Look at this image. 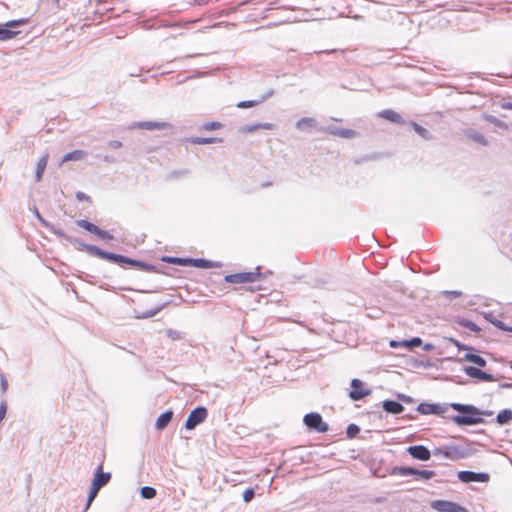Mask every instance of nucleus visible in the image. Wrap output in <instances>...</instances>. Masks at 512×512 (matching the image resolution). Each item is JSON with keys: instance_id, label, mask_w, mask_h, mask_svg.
<instances>
[{"instance_id": "obj_58", "label": "nucleus", "mask_w": 512, "mask_h": 512, "mask_svg": "<svg viewBox=\"0 0 512 512\" xmlns=\"http://www.w3.org/2000/svg\"><path fill=\"white\" fill-rule=\"evenodd\" d=\"M122 145H123L122 142L119 141V140H110V141L107 142L108 148H111V149L121 148Z\"/></svg>"}, {"instance_id": "obj_2", "label": "nucleus", "mask_w": 512, "mask_h": 512, "mask_svg": "<svg viewBox=\"0 0 512 512\" xmlns=\"http://www.w3.org/2000/svg\"><path fill=\"white\" fill-rule=\"evenodd\" d=\"M448 405L456 414L447 415L446 419L457 426H473L480 423V407L459 402H451Z\"/></svg>"}, {"instance_id": "obj_3", "label": "nucleus", "mask_w": 512, "mask_h": 512, "mask_svg": "<svg viewBox=\"0 0 512 512\" xmlns=\"http://www.w3.org/2000/svg\"><path fill=\"white\" fill-rule=\"evenodd\" d=\"M260 266H256L253 271H239L224 276L223 280L230 284H253L254 282L264 280L271 271L261 272Z\"/></svg>"}, {"instance_id": "obj_6", "label": "nucleus", "mask_w": 512, "mask_h": 512, "mask_svg": "<svg viewBox=\"0 0 512 512\" xmlns=\"http://www.w3.org/2000/svg\"><path fill=\"white\" fill-rule=\"evenodd\" d=\"M303 424L308 432L326 433L329 431V424L323 420L318 412L306 413L303 417Z\"/></svg>"}, {"instance_id": "obj_33", "label": "nucleus", "mask_w": 512, "mask_h": 512, "mask_svg": "<svg viewBox=\"0 0 512 512\" xmlns=\"http://www.w3.org/2000/svg\"><path fill=\"white\" fill-rule=\"evenodd\" d=\"M459 20L462 22L467 29L476 30L478 28V16L477 15H469L463 14L459 17Z\"/></svg>"}, {"instance_id": "obj_22", "label": "nucleus", "mask_w": 512, "mask_h": 512, "mask_svg": "<svg viewBox=\"0 0 512 512\" xmlns=\"http://www.w3.org/2000/svg\"><path fill=\"white\" fill-rule=\"evenodd\" d=\"M482 318H484L489 323L493 324L498 329L505 331V332H512V327L506 325L503 321L498 319L497 316H495L492 312H483L482 311Z\"/></svg>"}, {"instance_id": "obj_41", "label": "nucleus", "mask_w": 512, "mask_h": 512, "mask_svg": "<svg viewBox=\"0 0 512 512\" xmlns=\"http://www.w3.org/2000/svg\"><path fill=\"white\" fill-rule=\"evenodd\" d=\"M259 104H261L259 99L242 100L236 104V107L240 108V109H247V108L255 107Z\"/></svg>"}, {"instance_id": "obj_4", "label": "nucleus", "mask_w": 512, "mask_h": 512, "mask_svg": "<svg viewBox=\"0 0 512 512\" xmlns=\"http://www.w3.org/2000/svg\"><path fill=\"white\" fill-rule=\"evenodd\" d=\"M389 475L413 476L417 480L428 481L436 476V471L417 469L406 465H396L390 468Z\"/></svg>"}, {"instance_id": "obj_21", "label": "nucleus", "mask_w": 512, "mask_h": 512, "mask_svg": "<svg viewBox=\"0 0 512 512\" xmlns=\"http://www.w3.org/2000/svg\"><path fill=\"white\" fill-rule=\"evenodd\" d=\"M456 502L446 499H436L430 502V507L437 512H452Z\"/></svg>"}, {"instance_id": "obj_28", "label": "nucleus", "mask_w": 512, "mask_h": 512, "mask_svg": "<svg viewBox=\"0 0 512 512\" xmlns=\"http://www.w3.org/2000/svg\"><path fill=\"white\" fill-rule=\"evenodd\" d=\"M407 125L417 134L419 135L422 139L424 140H432L433 139V135L432 133L427 129L425 128L424 126H422L421 124L417 123L416 121L414 120H410L407 122Z\"/></svg>"}, {"instance_id": "obj_48", "label": "nucleus", "mask_w": 512, "mask_h": 512, "mask_svg": "<svg viewBox=\"0 0 512 512\" xmlns=\"http://www.w3.org/2000/svg\"><path fill=\"white\" fill-rule=\"evenodd\" d=\"M483 118H484L485 120L489 121L490 123H494V124H495L496 126H498V127H501V128H502V127L507 128V125H506L503 121H501V120L497 119L496 117H494V116H492V115H483Z\"/></svg>"}, {"instance_id": "obj_43", "label": "nucleus", "mask_w": 512, "mask_h": 512, "mask_svg": "<svg viewBox=\"0 0 512 512\" xmlns=\"http://www.w3.org/2000/svg\"><path fill=\"white\" fill-rule=\"evenodd\" d=\"M223 124L219 121H209L202 125V129L206 131H214L222 128Z\"/></svg>"}, {"instance_id": "obj_59", "label": "nucleus", "mask_w": 512, "mask_h": 512, "mask_svg": "<svg viewBox=\"0 0 512 512\" xmlns=\"http://www.w3.org/2000/svg\"><path fill=\"white\" fill-rule=\"evenodd\" d=\"M376 159V155H365L355 160L356 164H361L365 161H370Z\"/></svg>"}, {"instance_id": "obj_32", "label": "nucleus", "mask_w": 512, "mask_h": 512, "mask_svg": "<svg viewBox=\"0 0 512 512\" xmlns=\"http://www.w3.org/2000/svg\"><path fill=\"white\" fill-rule=\"evenodd\" d=\"M461 361L470 362L474 365L480 366V349L471 347L470 350H466Z\"/></svg>"}, {"instance_id": "obj_40", "label": "nucleus", "mask_w": 512, "mask_h": 512, "mask_svg": "<svg viewBox=\"0 0 512 512\" xmlns=\"http://www.w3.org/2000/svg\"><path fill=\"white\" fill-rule=\"evenodd\" d=\"M29 21H30L29 17H22V18H18V19H11V20H8L7 22L9 23L12 30H17L18 27L28 24Z\"/></svg>"}, {"instance_id": "obj_14", "label": "nucleus", "mask_w": 512, "mask_h": 512, "mask_svg": "<svg viewBox=\"0 0 512 512\" xmlns=\"http://www.w3.org/2000/svg\"><path fill=\"white\" fill-rule=\"evenodd\" d=\"M76 225L82 229H84L85 231L93 234L94 236H96L99 240H103L104 239V236H105V233H106V230L105 229H102L101 227H99L98 225H96L95 223L91 222L90 220H88L87 218H83V219H78L76 220Z\"/></svg>"}, {"instance_id": "obj_16", "label": "nucleus", "mask_w": 512, "mask_h": 512, "mask_svg": "<svg viewBox=\"0 0 512 512\" xmlns=\"http://www.w3.org/2000/svg\"><path fill=\"white\" fill-rule=\"evenodd\" d=\"M379 405L387 414L391 415L402 414L405 410L404 405L397 398L385 399Z\"/></svg>"}, {"instance_id": "obj_36", "label": "nucleus", "mask_w": 512, "mask_h": 512, "mask_svg": "<svg viewBox=\"0 0 512 512\" xmlns=\"http://www.w3.org/2000/svg\"><path fill=\"white\" fill-rule=\"evenodd\" d=\"M511 420H512V410H510V409H503L496 416V421L500 425L507 424Z\"/></svg>"}, {"instance_id": "obj_49", "label": "nucleus", "mask_w": 512, "mask_h": 512, "mask_svg": "<svg viewBox=\"0 0 512 512\" xmlns=\"http://www.w3.org/2000/svg\"><path fill=\"white\" fill-rule=\"evenodd\" d=\"M33 214L35 215V217L37 218V220L40 222V224L45 228L46 225H48L49 221L46 220L42 214L40 213V211L38 210V208L36 206H33Z\"/></svg>"}, {"instance_id": "obj_60", "label": "nucleus", "mask_w": 512, "mask_h": 512, "mask_svg": "<svg viewBox=\"0 0 512 512\" xmlns=\"http://www.w3.org/2000/svg\"><path fill=\"white\" fill-rule=\"evenodd\" d=\"M310 285H312L313 287H322L323 285L326 284V281L325 280H322L320 278H316L313 280V282H308Z\"/></svg>"}, {"instance_id": "obj_52", "label": "nucleus", "mask_w": 512, "mask_h": 512, "mask_svg": "<svg viewBox=\"0 0 512 512\" xmlns=\"http://www.w3.org/2000/svg\"><path fill=\"white\" fill-rule=\"evenodd\" d=\"M75 198L79 202H88V203L92 202L91 197L82 191H77L75 194Z\"/></svg>"}, {"instance_id": "obj_64", "label": "nucleus", "mask_w": 512, "mask_h": 512, "mask_svg": "<svg viewBox=\"0 0 512 512\" xmlns=\"http://www.w3.org/2000/svg\"><path fill=\"white\" fill-rule=\"evenodd\" d=\"M494 379L493 375L488 373V372H485V371H482V382L484 381H492Z\"/></svg>"}, {"instance_id": "obj_9", "label": "nucleus", "mask_w": 512, "mask_h": 512, "mask_svg": "<svg viewBox=\"0 0 512 512\" xmlns=\"http://www.w3.org/2000/svg\"><path fill=\"white\" fill-rule=\"evenodd\" d=\"M372 394V389H370L367 384L359 378H353L350 381V390L348 392V397L353 402H358L364 400L367 396Z\"/></svg>"}, {"instance_id": "obj_57", "label": "nucleus", "mask_w": 512, "mask_h": 512, "mask_svg": "<svg viewBox=\"0 0 512 512\" xmlns=\"http://www.w3.org/2000/svg\"><path fill=\"white\" fill-rule=\"evenodd\" d=\"M0 389L4 393L8 389V382L3 373L0 374Z\"/></svg>"}, {"instance_id": "obj_26", "label": "nucleus", "mask_w": 512, "mask_h": 512, "mask_svg": "<svg viewBox=\"0 0 512 512\" xmlns=\"http://www.w3.org/2000/svg\"><path fill=\"white\" fill-rule=\"evenodd\" d=\"M173 415L174 413L172 409H167L164 412L160 413L156 418L155 428L159 431H162L171 422Z\"/></svg>"}, {"instance_id": "obj_53", "label": "nucleus", "mask_w": 512, "mask_h": 512, "mask_svg": "<svg viewBox=\"0 0 512 512\" xmlns=\"http://www.w3.org/2000/svg\"><path fill=\"white\" fill-rule=\"evenodd\" d=\"M275 91L273 88H269L267 89L258 99L260 101V103H263L265 102L267 99H269L270 97H272L274 95Z\"/></svg>"}, {"instance_id": "obj_17", "label": "nucleus", "mask_w": 512, "mask_h": 512, "mask_svg": "<svg viewBox=\"0 0 512 512\" xmlns=\"http://www.w3.org/2000/svg\"><path fill=\"white\" fill-rule=\"evenodd\" d=\"M321 130L327 134L338 136L344 139H352L357 135V132L350 128H337L334 126H326Z\"/></svg>"}, {"instance_id": "obj_10", "label": "nucleus", "mask_w": 512, "mask_h": 512, "mask_svg": "<svg viewBox=\"0 0 512 512\" xmlns=\"http://www.w3.org/2000/svg\"><path fill=\"white\" fill-rule=\"evenodd\" d=\"M405 452L411 456V458L423 462L430 460L432 455L430 449L423 444L410 445L406 447Z\"/></svg>"}, {"instance_id": "obj_29", "label": "nucleus", "mask_w": 512, "mask_h": 512, "mask_svg": "<svg viewBox=\"0 0 512 512\" xmlns=\"http://www.w3.org/2000/svg\"><path fill=\"white\" fill-rule=\"evenodd\" d=\"M172 303V300H167L163 303H160L158 304L157 306H155L154 308H151L149 310H146L144 312H142L141 314H137L135 316L136 319H148V318H152L154 317L155 315H157L160 311H162L164 308H166L168 305H170Z\"/></svg>"}, {"instance_id": "obj_11", "label": "nucleus", "mask_w": 512, "mask_h": 512, "mask_svg": "<svg viewBox=\"0 0 512 512\" xmlns=\"http://www.w3.org/2000/svg\"><path fill=\"white\" fill-rule=\"evenodd\" d=\"M111 472H105L103 470V462L99 463L93 472L91 484L99 489L105 487L111 480Z\"/></svg>"}, {"instance_id": "obj_27", "label": "nucleus", "mask_w": 512, "mask_h": 512, "mask_svg": "<svg viewBox=\"0 0 512 512\" xmlns=\"http://www.w3.org/2000/svg\"><path fill=\"white\" fill-rule=\"evenodd\" d=\"M457 478L462 483H479L480 482V472L470 471V470H461L457 472Z\"/></svg>"}, {"instance_id": "obj_12", "label": "nucleus", "mask_w": 512, "mask_h": 512, "mask_svg": "<svg viewBox=\"0 0 512 512\" xmlns=\"http://www.w3.org/2000/svg\"><path fill=\"white\" fill-rule=\"evenodd\" d=\"M172 125L169 122H160L154 120L148 121H137L130 124L128 127L130 130L132 129H145V130H164L167 128H171Z\"/></svg>"}, {"instance_id": "obj_24", "label": "nucleus", "mask_w": 512, "mask_h": 512, "mask_svg": "<svg viewBox=\"0 0 512 512\" xmlns=\"http://www.w3.org/2000/svg\"><path fill=\"white\" fill-rule=\"evenodd\" d=\"M185 143H191L195 145H206V144H212V143H222L223 139L219 137H199V136H193L189 138H184L181 140Z\"/></svg>"}, {"instance_id": "obj_25", "label": "nucleus", "mask_w": 512, "mask_h": 512, "mask_svg": "<svg viewBox=\"0 0 512 512\" xmlns=\"http://www.w3.org/2000/svg\"><path fill=\"white\" fill-rule=\"evenodd\" d=\"M453 323L457 324L465 329H468L472 332H475V333L480 332V325H478L473 320L466 318L464 316H455Z\"/></svg>"}, {"instance_id": "obj_8", "label": "nucleus", "mask_w": 512, "mask_h": 512, "mask_svg": "<svg viewBox=\"0 0 512 512\" xmlns=\"http://www.w3.org/2000/svg\"><path fill=\"white\" fill-rule=\"evenodd\" d=\"M208 417V409L203 405L194 407L188 414L183 428L187 431L195 429L198 425L202 424Z\"/></svg>"}, {"instance_id": "obj_15", "label": "nucleus", "mask_w": 512, "mask_h": 512, "mask_svg": "<svg viewBox=\"0 0 512 512\" xmlns=\"http://www.w3.org/2000/svg\"><path fill=\"white\" fill-rule=\"evenodd\" d=\"M469 456L468 450L454 444L444 445V458L450 460L463 459Z\"/></svg>"}, {"instance_id": "obj_42", "label": "nucleus", "mask_w": 512, "mask_h": 512, "mask_svg": "<svg viewBox=\"0 0 512 512\" xmlns=\"http://www.w3.org/2000/svg\"><path fill=\"white\" fill-rule=\"evenodd\" d=\"M255 497V489L253 487H247L242 493V499L244 503H250Z\"/></svg>"}, {"instance_id": "obj_54", "label": "nucleus", "mask_w": 512, "mask_h": 512, "mask_svg": "<svg viewBox=\"0 0 512 512\" xmlns=\"http://www.w3.org/2000/svg\"><path fill=\"white\" fill-rule=\"evenodd\" d=\"M7 409H8L7 402L5 400L1 401L0 402V423L6 417Z\"/></svg>"}, {"instance_id": "obj_5", "label": "nucleus", "mask_w": 512, "mask_h": 512, "mask_svg": "<svg viewBox=\"0 0 512 512\" xmlns=\"http://www.w3.org/2000/svg\"><path fill=\"white\" fill-rule=\"evenodd\" d=\"M45 228L48 231H50L51 233H53L54 235H56L58 238H61V239L65 240V241L75 245L78 250H84L90 256L94 255V253L92 252L91 248L97 247V245L89 244V243H86V242L82 241L79 238H75V237L70 236L63 229L55 226L51 222H49L48 225H46Z\"/></svg>"}, {"instance_id": "obj_39", "label": "nucleus", "mask_w": 512, "mask_h": 512, "mask_svg": "<svg viewBox=\"0 0 512 512\" xmlns=\"http://www.w3.org/2000/svg\"><path fill=\"white\" fill-rule=\"evenodd\" d=\"M463 370L467 376L480 380V366L474 364L471 366H464Z\"/></svg>"}, {"instance_id": "obj_34", "label": "nucleus", "mask_w": 512, "mask_h": 512, "mask_svg": "<svg viewBox=\"0 0 512 512\" xmlns=\"http://www.w3.org/2000/svg\"><path fill=\"white\" fill-rule=\"evenodd\" d=\"M48 159H49V155L45 154L39 159V161L37 163L36 171H35V180L37 182L40 181L43 177V174H44L46 166H47Z\"/></svg>"}, {"instance_id": "obj_62", "label": "nucleus", "mask_w": 512, "mask_h": 512, "mask_svg": "<svg viewBox=\"0 0 512 512\" xmlns=\"http://www.w3.org/2000/svg\"><path fill=\"white\" fill-rule=\"evenodd\" d=\"M421 346H422L423 351H425V352H430L435 348L434 344L430 343V342H427L425 344L422 343Z\"/></svg>"}, {"instance_id": "obj_45", "label": "nucleus", "mask_w": 512, "mask_h": 512, "mask_svg": "<svg viewBox=\"0 0 512 512\" xmlns=\"http://www.w3.org/2000/svg\"><path fill=\"white\" fill-rule=\"evenodd\" d=\"M396 398L402 403V405L415 403V399L412 396L404 393H396Z\"/></svg>"}, {"instance_id": "obj_47", "label": "nucleus", "mask_w": 512, "mask_h": 512, "mask_svg": "<svg viewBox=\"0 0 512 512\" xmlns=\"http://www.w3.org/2000/svg\"><path fill=\"white\" fill-rule=\"evenodd\" d=\"M166 336L171 340H180L183 338V333L174 329H167Z\"/></svg>"}, {"instance_id": "obj_44", "label": "nucleus", "mask_w": 512, "mask_h": 512, "mask_svg": "<svg viewBox=\"0 0 512 512\" xmlns=\"http://www.w3.org/2000/svg\"><path fill=\"white\" fill-rule=\"evenodd\" d=\"M448 341L450 343H452L458 350V352L460 351H464V350H470L471 349V346L467 345V344H464L462 342H460L458 339L456 338H453V337H449L448 338Z\"/></svg>"}, {"instance_id": "obj_7", "label": "nucleus", "mask_w": 512, "mask_h": 512, "mask_svg": "<svg viewBox=\"0 0 512 512\" xmlns=\"http://www.w3.org/2000/svg\"><path fill=\"white\" fill-rule=\"evenodd\" d=\"M448 404L449 403L422 401L417 405L415 411H417L420 415H435L446 419L447 415H445V413L449 409Z\"/></svg>"}, {"instance_id": "obj_31", "label": "nucleus", "mask_w": 512, "mask_h": 512, "mask_svg": "<svg viewBox=\"0 0 512 512\" xmlns=\"http://www.w3.org/2000/svg\"><path fill=\"white\" fill-rule=\"evenodd\" d=\"M86 151L82 150V149H74L70 152H67L65 153L61 160H60V163L59 165H62L63 163L65 162H69V161H79L81 160L85 155H86Z\"/></svg>"}, {"instance_id": "obj_13", "label": "nucleus", "mask_w": 512, "mask_h": 512, "mask_svg": "<svg viewBox=\"0 0 512 512\" xmlns=\"http://www.w3.org/2000/svg\"><path fill=\"white\" fill-rule=\"evenodd\" d=\"M423 343V340L419 336H413L408 339L395 340L391 339L389 341V346L393 349L397 348H405L406 350H412L414 348L420 347Z\"/></svg>"}, {"instance_id": "obj_46", "label": "nucleus", "mask_w": 512, "mask_h": 512, "mask_svg": "<svg viewBox=\"0 0 512 512\" xmlns=\"http://www.w3.org/2000/svg\"><path fill=\"white\" fill-rule=\"evenodd\" d=\"M494 104L498 105L502 109L512 110V102L506 101L503 98H500L499 96L496 97Z\"/></svg>"}, {"instance_id": "obj_63", "label": "nucleus", "mask_w": 512, "mask_h": 512, "mask_svg": "<svg viewBox=\"0 0 512 512\" xmlns=\"http://www.w3.org/2000/svg\"><path fill=\"white\" fill-rule=\"evenodd\" d=\"M261 289L262 288H261L260 285H252V284H250L248 287L245 288V291L253 293V292L259 291Z\"/></svg>"}, {"instance_id": "obj_35", "label": "nucleus", "mask_w": 512, "mask_h": 512, "mask_svg": "<svg viewBox=\"0 0 512 512\" xmlns=\"http://www.w3.org/2000/svg\"><path fill=\"white\" fill-rule=\"evenodd\" d=\"M317 124L316 120L312 117H302L300 118L296 124H295V127L298 129V130H306L307 128H313L315 127Z\"/></svg>"}, {"instance_id": "obj_51", "label": "nucleus", "mask_w": 512, "mask_h": 512, "mask_svg": "<svg viewBox=\"0 0 512 512\" xmlns=\"http://www.w3.org/2000/svg\"><path fill=\"white\" fill-rule=\"evenodd\" d=\"M442 294L449 300L458 298L462 295L461 291L458 290H445L442 292Z\"/></svg>"}, {"instance_id": "obj_23", "label": "nucleus", "mask_w": 512, "mask_h": 512, "mask_svg": "<svg viewBox=\"0 0 512 512\" xmlns=\"http://www.w3.org/2000/svg\"><path fill=\"white\" fill-rule=\"evenodd\" d=\"M223 266L220 261H213L206 258H193L192 267L199 269H211V268H221Z\"/></svg>"}, {"instance_id": "obj_50", "label": "nucleus", "mask_w": 512, "mask_h": 512, "mask_svg": "<svg viewBox=\"0 0 512 512\" xmlns=\"http://www.w3.org/2000/svg\"><path fill=\"white\" fill-rule=\"evenodd\" d=\"M466 136L472 139L474 142L480 144V132L474 129H469L466 131Z\"/></svg>"}, {"instance_id": "obj_55", "label": "nucleus", "mask_w": 512, "mask_h": 512, "mask_svg": "<svg viewBox=\"0 0 512 512\" xmlns=\"http://www.w3.org/2000/svg\"><path fill=\"white\" fill-rule=\"evenodd\" d=\"M414 367L431 368L432 363L430 360H415Z\"/></svg>"}, {"instance_id": "obj_19", "label": "nucleus", "mask_w": 512, "mask_h": 512, "mask_svg": "<svg viewBox=\"0 0 512 512\" xmlns=\"http://www.w3.org/2000/svg\"><path fill=\"white\" fill-rule=\"evenodd\" d=\"M378 116L391 123L398 125H407V122L400 113L393 109H384L378 113Z\"/></svg>"}, {"instance_id": "obj_20", "label": "nucleus", "mask_w": 512, "mask_h": 512, "mask_svg": "<svg viewBox=\"0 0 512 512\" xmlns=\"http://www.w3.org/2000/svg\"><path fill=\"white\" fill-rule=\"evenodd\" d=\"M21 34L20 30H12L9 23L6 21L0 23V42L9 41L17 38Z\"/></svg>"}, {"instance_id": "obj_37", "label": "nucleus", "mask_w": 512, "mask_h": 512, "mask_svg": "<svg viewBox=\"0 0 512 512\" xmlns=\"http://www.w3.org/2000/svg\"><path fill=\"white\" fill-rule=\"evenodd\" d=\"M156 494L157 491L152 486H142L140 488V496L142 499L151 500L156 496Z\"/></svg>"}, {"instance_id": "obj_61", "label": "nucleus", "mask_w": 512, "mask_h": 512, "mask_svg": "<svg viewBox=\"0 0 512 512\" xmlns=\"http://www.w3.org/2000/svg\"><path fill=\"white\" fill-rule=\"evenodd\" d=\"M452 512H469V511L465 506L456 502L454 505V510H452Z\"/></svg>"}, {"instance_id": "obj_56", "label": "nucleus", "mask_w": 512, "mask_h": 512, "mask_svg": "<svg viewBox=\"0 0 512 512\" xmlns=\"http://www.w3.org/2000/svg\"><path fill=\"white\" fill-rule=\"evenodd\" d=\"M100 490L101 489L97 488L96 486H94V485H92L90 483V487H89V491H88V495L87 496L95 499L97 497V495H98Z\"/></svg>"}, {"instance_id": "obj_18", "label": "nucleus", "mask_w": 512, "mask_h": 512, "mask_svg": "<svg viewBox=\"0 0 512 512\" xmlns=\"http://www.w3.org/2000/svg\"><path fill=\"white\" fill-rule=\"evenodd\" d=\"M160 260L166 264L176 265L180 267H192L193 257L185 256H169L163 255L160 257Z\"/></svg>"}, {"instance_id": "obj_30", "label": "nucleus", "mask_w": 512, "mask_h": 512, "mask_svg": "<svg viewBox=\"0 0 512 512\" xmlns=\"http://www.w3.org/2000/svg\"><path fill=\"white\" fill-rule=\"evenodd\" d=\"M275 128V124L270 122H258L253 124L244 125L241 127V132L243 133H253L258 129L265 130H273Z\"/></svg>"}, {"instance_id": "obj_38", "label": "nucleus", "mask_w": 512, "mask_h": 512, "mask_svg": "<svg viewBox=\"0 0 512 512\" xmlns=\"http://www.w3.org/2000/svg\"><path fill=\"white\" fill-rule=\"evenodd\" d=\"M361 428L356 423H350L347 425L345 433L348 439H354L360 433Z\"/></svg>"}, {"instance_id": "obj_1", "label": "nucleus", "mask_w": 512, "mask_h": 512, "mask_svg": "<svg viewBox=\"0 0 512 512\" xmlns=\"http://www.w3.org/2000/svg\"><path fill=\"white\" fill-rule=\"evenodd\" d=\"M94 253L93 257L105 260L111 264L117 265L125 270H138L147 273H158L170 276L171 274L162 265H156L147 261L132 258L123 254L110 252L99 246L91 248Z\"/></svg>"}]
</instances>
